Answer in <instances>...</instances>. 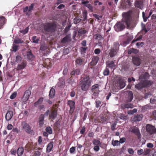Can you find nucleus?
<instances>
[{
	"instance_id": "nucleus-53",
	"label": "nucleus",
	"mask_w": 156,
	"mask_h": 156,
	"mask_svg": "<svg viewBox=\"0 0 156 156\" xmlns=\"http://www.w3.org/2000/svg\"><path fill=\"white\" fill-rule=\"evenodd\" d=\"M120 118L121 119L126 120L127 119V116L123 114H120Z\"/></svg>"
},
{
	"instance_id": "nucleus-55",
	"label": "nucleus",
	"mask_w": 156,
	"mask_h": 156,
	"mask_svg": "<svg viewBox=\"0 0 156 156\" xmlns=\"http://www.w3.org/2000/svg\"><path fill=\"white\" fill-rule=\"evenodd\" d=\"M137 111V110L134 108L132 110H130L128 112V113L129 114L133 115L134 113H136Z\"/></svg>"
},
{
	"instance_id": "nucleus-38",
	"label": "nucleus",
	"mask_w": 156,
	"mask_h": 156,
	"mask_svg": "<svg viewBox=\"0 0 156 156\" xmlns=\"http://www.w3.org/2000/svg\"><path fill=\"white\" fill-rule=\"evenodd\" d=\"M115 66V65L114 62L113 61H111L108 63L107 67H108L111 69H113Z\"/></svg>"
},
{
	"instance_id": "nucleus-9",
	"label": "nucleus",
	"mask_w": 156,
	"mask_h": 156,
	"mask_svg": "<svg viewBox=\"0 0 156 156\" xmlns=\"http://www.w3.org/2000/svg\"><path fill=\"white\" fill-rule=\"evenodd\" d=\"M67 104L70 107L69 113L72 114L73 113L75 109V103L73 101L69 100L68 101Z\"/></svg>"
},
{
	"instance_id": "nucleus-60",
	"label": "nucleus",
	"mask_w": 156,
	"mask_h": 156,
	"mask_svg": "<svg viewBox=\"0 0 156 156\" xmlns=\"http://www.w3.org/2000/svg\"><path fill=\"white\" fill-rule=\"evenodd\" d=\"M93 149L94 151L96 152H97L98 151L100 150V147L99 146H95L94 147Z\"/></svg>"
},
{
	"instance_id": "nucleus-40",
	"label": "nucleus",
	"mask_w": 156,
	"mask_h": 156,
	"mask_svg": "<svg viewBox=\"0 0 156 156\" xmlns=\"http://www.w3.org/2000/svg\"><path fill=\"white\" fill-rule=\"evenodd\" d=\"M112 144L114 147L115 146H118L120 145V143L119 141L117 140H114L113 139L112 140Z\"/></svg>"
},
{
	"instance_id": "nucleus-47",
	"label": "nucleus",
	"mask_w": 156,
	"mask_h": 156,
	"mask_svg": "<svg viewBox=\"0 0 156 156\" xmlns=\"http://www.w3.org/2000/svg\"><path fill=\"white\" fill-rule=\"evenodd\" d=\"M87 32L86 30L83 29L82 28L80 29L78 31V34H85Z\"/></svg>"
},
{
	"instance_id": "nucleus-48",
	"label": "nucleus",
	"mask_w": 156,
	"mask_h": 156,
	"mask_svg": "<svg viewBox=\"0 0 156 156\" xmlns=\"http://www.w3.org/2000/svg\"><path fill=\"white\" fill-rule=\"evenodd\" d=\"M103 75L104 76L108 75L109 74V70L108 68L106 67L104 70L103 72Z\"/></svg>"
},
{
	"instance_id": "nucleus-49",
	"label": "nucleus",
	"mask_w": 156,
	"mask_h": 156,
	"mask_svg": "<svg viewBox=\"0 0 156 156\" xmlns=\"http://www.w3.org/2000/svg\"><path fill=\"white\" fill-rule=\"evenodd\" d=\"M141 26H142V31H144L145 32L144 34H145L147 32L148 30H147V28L145 26V24L142 23Z\"/></svg>"
},
{
	"instance_id": "nucleus-8",
	"label": "nucleus",
	"mask_w": 156,
	"mask_h": 156,
	"mask_svg": "<svg viewBox=\"0 0 156 156\" xmlns=\"http://www.w3.org/2000/svg\"><path fill=\"white\" fill-rule=\"evenodd\" d=\"M129 131L137 136L138 139L141 137V134L139 128L136 126L130 127L129 129Z\"/></svg>"
},
{
	"instance_id": "nucleus-54",
	"label": "nucleus",
	"mask_w": 156,
	"mask_h": 156,
	"mask_svg": "<svg viewBox=\"0 0 156 156\" xmlns=\"http://www.w3.org/2000/svg\"><path fill=\"white\" fill-rule=\"evenodd\" d=\"M96 37L95 39L98 40H100L103 39L102 36L99 34H97L95 35Z\"/></svg>"
},
{
	"instance_id": "nucleus-42",
	"label": "nucleus",
	"mask_w": 156,
	"mask_h": 156,
	"mask_svg": "<svg viewBox=\"0 0 156 156\" xmlns=\"http://www.w3.org/2000/svg\"><path fill=\"white\" fill-rule=\"evenodd\" d=\"M39 40V39L37 38L36 36H33L32 37V42L34 43L38 44Z\"/></svg>"
},
{
	"instance_id": "nucleus-59",
	"label": "nucleus",
	"mask_w": 156,
	"mask_h": 156,
	"mask_svg": "<svg viewBox=\"0 0 156 156\" xmlns=\"http://www.w3.org/2000/svg\"><path fill=\"white\" fill-rule=\"evenodd\" d=\"M46 49L47 47L44 45H42L40 48V50L41 51H44Z\"/></svg>"
},
{
	"instance_id": "nucleus-4",
	"label": "nucleus",
	"mask_w": 156,
	"mask_h": 156,
	"mask_svg": "<svg viewBox=\"0 0 156 156\" xmlns=\"http://www.w3.org/2000/svg\"><path fill=\"white\" fill-rule=\"evenodd\" d=\"M21 126L23 129L27 133L30 135L34 134V131L31 129V127L27 122H23L21 123Z\"/></svg>"
},
{
	"instance_id": "nucleus-37",
	"label": "nucleus",
	"mask_w": 156,
	"mask_h": 156,
	"mask_svg": "<svg viewBox=\"0 0 156 156\" xmlns=\"http://www.w3.org/2000/svg\"><path fill=\"white\" fill-rule=\"evenodd\" d=\"M23 42V41L21 39L17 38H15L13 41V43L15 44H21Z\"/></svg>"
},
{
	"instance_id": "nucleus-25",
	"label": "nucleus",
	"mask_w": 156,
	"mask_h": 156,
	"mask_svg": "<svg viewBox=\"0 0 156 156\" xmlns=\"http://www.w3.org/2000/svg\"><path fill=\"white\" fill-rule=\"evenodd\" d=\"M53 142H51L48 144L47 146L46 152H49L52 150L53 146Z\"/></svg>"
},
{
	"instance_id": "nucleus-51",
	"label": "nucleus",
	"mask_w": 156,
	"mask_h": 156,
	"mask_svg": "<svg viewBox=\"0 0 156 156\" xmlns=\"http://www.w3.org/2000/svg\"><path fill=\"white\" fill-rule=\"evenodd\" d=\"M87 12L86 10H84L83 12V18H84L85 20H87Z\"/></svg>"
},
{
	"instance_id": "nucleus-58",
	"label": "nucleus",
	"mask_w": 156,
	"mask_h": 156,
	"mask_svg": "<svg viewBox=\"0 0 156 156\" xmlns=\"http://www.w3.org/2000/svg\"><path fill=\"white\" fill-rule=\"evenodd\" d=\"M137 153L139 155H141L144 154V150L143 149L138 150L137 151Z\"/></svg>"
},
{
	"instance_id": "nucleus-13",
	"label": "nucleus",
	"mask_w": 156,
	"mask_h": 156,
	"mask_svg": "<svg viewBox=\"0 0 156 156\" xmlns=\"http://www.w3.org/2000/svg\"><path fill=\"white\" fill-rule=\"evenodd\" d=\"M57 110L56 109L52 110L49 115V119L52 121L55 119L57 116Z\"/></svg>"
},
{
	"instance_id": "nucleus-44",
	"label": "nucleus",
	"mask_w": 156,
	"mask_h": 156,
	"mask_svg": "<svg viewBox=\"0 0 156 156\" xmlns=\"http://www.w3.org/2000/svg\"><path fill=\"white\" fill-rule=\"evenodd\" d=\"M135 6L138 8H141V3L140 2L136 1L135 2Z\"/></svg>"
},
{
	"instance_id": "nucleus-17",
	"label": "nucleus",
	"mask_w": 156,
	"mask_h": 156,
	"mask_svg": "<svg viewBox=\"0 0 156 156\" xmlns=\"http://www.w3.org/2000/svg\"><path fill=\"white\" fill-rule=\"evenodd\" d=\"M84 59L79 57L75 61L76 65V66H81L84 64Z\"/></svg>"
},
{
	"instance_id": "nucleus-56",
	"label": "nucleus",
	"mask_w": 156,
	"mask_h": 156,
	"mask_svg": "<svg viewBox=\"0 0 156 156\" xmlns=\"http://www.w3.org/2000/svg\"><path fill=\"white\" fill-rule=\"evenodd\" d=\"M93 16L98 20H100V18H102V16H99L97 14H94Z\"/></svg>"
},
{
	"instance_id": "nucleus-22",
	"label": "nucleus",
	"mask_w": 156,
	"mask_h": 156,
	"mask_svg": "<svg viewBox=\"0 0 156 156\" xmlns=\"http://www.w3.org/2000/svg\"><path fill=\"white\" fill-rule=\"evenodd\" d=\"M143 117V115L142 114H137L134 116L133 118V120L134 122L139 121L141 120Z\"/></svg>"
},
{
	"instance_id": "nucleus-30",
	"label": "nucleus",
	"mask_w": 156,
	"mask_h": 156,
	"mask_svg": "<svg viewBox=\"0 0 156 156\" xmlns=\"http://www.w3.org/2000/svg\"><path fill=\"white\" fill-rule=\"evenodd\" d=\"M70 41L71 38L70 36L69 35H66L61 40V42L62 43H64L69 41Z\"/></svg>"
},
{
	"instance_id": "nucleus-33",
	"label": "nucleus",
	"mask_w": 156,
	"mask_h": 156,
	"mask_svg": "<svg viewBox=\"0 0 156 156\" xmlns=\"http://www.w3.org/2000/svg\"><path fill=\"white\" fill-rule=\"evenodd\" d=\"M92 143L95 146H101V143L100 141L97 139H94L93 140Z\"/></svg>"
},
{
	"instance_id": "nucleus-26",
	"label": "nucleus",
	"mask_w": 156,
	"mask_h": 156,
	"mask_svg": "<svg viewBox=\"0 0 156 156\" xmlns=\"http://www.w3.org/2000/svg\"><path fill=\"white\" fill-rule=\"evenodd\" d=\"M81 74L80 69H77L72 71L70 73L71 75L72 76H74L75 75H79Z\"/></svg>"
},
{
	"instance_id": "nucleus-20",
	"label": "nucleus",
	"mask_w": 156,
	"mask_h": 156,
	"mask_svg": "<svg viewBox=\"0 0 156 156\" xmlns=\"http://www.w3.org/2000/svg\"><path fill=\"white\" fill-rule=\"evenodd\" d=\"M99 60V58L98 56H94L92 59V61L90 63V65L92 66H95Z\"/></svg>"
},
{
	"instance_id": "nucleus-18",
	"label": "nucleus",
	"mask_w": 156,
	"mask_h": 156,
	"mask_svg": "<svg viewBox=\"0 0 156 156\" xmlns=\"http://www.w3.org/2000/svg\"><path fill=\"white\" fill-rule=\"evenodd\" d=\"M27 65V62L23 61L21 64H19L16 68L17 70H19L24 69L26 66Z\"/></svg>"
},
{
	"instance_id": "nucleus-62",
	"label": "nucleus",
	"mask_w": 156,
	"mask_h": 156,
	"mask_svg": "<svg viewBox=\"0 0 156 156\" xmlns=\"http://www.w3.org/2000/svg\"><path fill=\"white\" fill-rule=\"evenodd\" d=\"M81 44L82 45V47H87V41L86 40H83L82 41L81 43Z\"/></svg>"
},
{
	"instance_id": "nucleus-5",
	"label": "nucleus",
	"mask_w": 156,
	"mask_h": 156,
	"mask_svg": "<svg viewBox=\"0 0 156 156\" xmlns=\"http://www.w3.org/2000/svg\"><path fill=\"white\" fill-rule=\"evenodd\" d=\"M151 84V82L150 80H144L136 84L135 87L136 89L138 90H140L141 89L149 86Z\"/></svg>"
},
{
	"instance_id": "nucleus-61",
	"label": "nucleus",
	"mask_w": 156,
	"mask_h": 156,
	"mask_svg": "<svg viewBox=\"0 0 156 156\" xmlns=\"http://www.w3.org/2000/svg\"><path fill=\"white\" fill-rule=\"evenodd\" d=\"M96 103V108H98L100 105L101 104V101L99 100L96 101H95Z\"/></svg>"
},
{
	"instance_id": "nucleus-6",
	"label": "nucleus",
	"mask_w": 156,
	"mask_h": 156,
	"mask_svg": "<svg viewBox=\"0 0 156 156\" xmlns=\"http://www.w3.org/2000/svg\"><path fill=\"white\" fill-rule=\"evenodd\" d=\"M119 46L118 43H114L113 47L111 49L109 53V55L111 57H114L116 54L117 52L119 50Z\"/></svg>"
},
{
	"instance_id": "nucleus-21",
	"label": "nucleus",
	"mask_w": 156,
	"mask_h": 156,
	"mask_svg": "<svg viewBox=\"0 0 156 156\" xmlns=\"http://www.w3.org/2000/svg\"><path fill=\"white\" fill-rule=\"evenodd\" d=\"M133 105L131 103H124L121 105V108L122 109L133 108Z\"/></svg>"
},
{
	"instance_id": "nucleus-64",
	"label": "nucleus",
	"mask_w": 156,
	"mask_h": 156,
	"mask_svg": "<svg viewBox=\"0 0 156 156\" xmlns=\"http://www.w3.org/2000/svg\"><path fill=\"white\" fill-rule=\"evenodd\" d=\"M16 92H14L10 96V99H14L16 97Z\"/></svg>"
},
{
	"instance_id": "nucleus-28",
	"label": "nucleus",
	"mask_w": 156,
	"mask_h": 156,
	"mask_svg": "<svg viewBox=\"0 0 156 156\" xmlns=\"http://www.w3.org/2000/svg\"><path fill=\"white\" fill-rule=\"evenodd\" d=\"M31 94V91L29 90H27L25 91L24 94V97L25 98V100H27L28 99Z\"/></svg>"
},
{
	"instance_id": "nucleus-35",
	"label": "nucleus",
	"mask_w": 156,
	"mask_h": 156,
	"mask_svg": "<svg viewBox=\"0 0 156 156\" xmlns=\"http://www.w3.org/2000/svg\"><path fill=\"white\" fill-rule=\"evenodd\" d=\"M138 51L137 50L133 48H130L128 51V53L129 54H131L132 53H138Z\"/></svg>"
},
{
	"instance_id": "nucleus-32",
	"label": "nucleus",
	"mask_w": 156,
	"mask_h": 156,
	"mask_svg": "<svg viewBox=\"0 0 156 156\" xmlns=\"http://www.w3.org/2000/svg\"><path fill=\"white\" fill-rule=\"evenodd\" d=\"M19 46L13 43L12 44V49L11 50V51L16 52L19 49Z\"/></svg>"
},
{
	"instance_id": "nucleus-23",
	"label": "nucleus",
	"mask_w": 156,
	"mask_h": 156,
	"mask_svg": "<svg viewBox=\"0 0 156 156\" xmlns=\"http://www.w3.org/2000/svg\"><path fill=\"white\" fill-rule=\"evenodd\" d=\"M55 93V89L53 88V87H52L49 92V96L50 98H52L54 97Z\"/></svg>"
},
{
	"instance_id": "nucleus-43",
	"label": "nucleus",
	"mask_w": 156,
	"mask_h": 156,
	"mask_svg": "<svg viewBox=\"0 0 156 156\" xmlns=\"http://www.w3.org/2000/svg\"><path fill=\"white\" fill-rule=\"evenodd\" d=\"M81 20V19H80L78 17H77L74 19L73 22L74 24H77L80 22Z\"/></svg>"
},
{
	"instance_id": "nucleus-31",
	"label": "nucleus",
	"mask_w": 156,
	"mask_h": 156,
	"mask_svg": "<svg viewBox=\"0 0 156 156\" xmlns=\"http://www.w3.org/2000/svg\"><path fill=\"white\" fill-rule=\"evenodd\" d=\"M6 21V19L3 16L0 17V29H1L4 24L5 23V22Z\"/></svg>"
},
{
	"instance_id": "nucleus-7",
	"label": "nucleus",
	"mask_w": 156,
	"mask_h": 156,
	"mask_svg": "<svg viewBox=\"0 0 156 156\" xmlns=\"http://www.w3.org/2000/svg\"><path fill=\"white\" fill-rule=\"evenodd\" d=\"M146 131L149 135L155 134L156 128L155 126L150 124H147L145 126Z\"/></svg>"
},
{
	"instance_id": "nucleus-3",
	"label": "nucleus",
	"mask_w": 156,
	"mask_h": 156,
	"mask_svg": "<svg viewBox=\"0 0 156 156\" xmlns=\"http://www.w3.org/2000/svg\"><path fill=\"white\" fill-rule=\"evenodd\" d=\"M124 21L127 26L129 27L132 23L131 12L128 11L122 14Z\"/></svg>"
},
{
	"instance_id": "nucleus-34",
	"label": "nucleus",
	"mask_w": 156,
	"mask_h": 156,
	"mask_svg": "<svg viewBox=\"0 0 156 156\" xmlns=\"http://www.w3.org/2000/svg\"><path fill=\"white\" fill-rule=\"evenodd\" d=\"M87 48V47H81L80 48V51L82 55H85Z\"/></svg>"
},
{
	"instance_id": "nucleus-45",
	"label": "nucleus",
	"mask_w": 156,
	"mask_h": 156,
	"mask_svg": "<svg viewBox=\"0 0 156 156\" xmlns=\"http://www.w3.org/2000/svg\"><path fill=\"white\" fill-rule=\"evenodd\" d=\"M45 130L49 134H51L52 133V129L50 126L47 127L45 129Z\"/></svg>"
},
{
	"instance_id": "nucleus-27",
	"label": "nucleus",
	"mask_w": 156,
	"mask_h": 156,
	"mask_svg": "<svg viewBox=\"0 0 156 156\" xmlns=\"http://www.w3.org/2000/svg\"><path fill=\"white\" fill-rule=\"evenodd\" d=\"M24 148L22 147H20L17 149L16 152L18 156H21L24 153Z\"/></svg>"
},
{
	"instance_id": "nucleus-57",
	"label": "nucleus",
	"mask_w": 156,
	"mask_h": 156,
	"mask_svg": "<svg viewBox=\"0 0 156 156\" xmlns=\"http://www.w3.org/2000/svg\"><path fill=\"white\" fill-rule=\"evenodd\" d=\"M73 76L72 77V75H71V76L70 77V78L67 80V82L69 83L72 84L73 82Z\"/></svg>"
},
{
	"instance_id": "nucleus-29",
	"label": "nucleus",
	"mask_w": 156,
	"mask_h": 156,
	"mask_svg": "<svg viewBox=\"0 0 156 156\" xmlns=\"http://www.w3.org/2000/svg\"><path fill=\"white\" fill-rule=\"evenodd\" d=\"M149 77V74L147 72L141 74L139 77V79H147Z\"/></svg>"
},
{
	"instance_id": "nucleus-16",
	"label": "nucleus",
	"mask_w": 156,
	"mask_h": 156,
	"mask_svg": "<svg viewBox=\"0 0 156 156\" xmlns=\"http://www.w3.org/2000/svg\"><path fill=\"white\" fill-rule=\"evenodd\" d=\"M132 60L133 63L136 66H139L141 64V59L137 56H134L132 58Z\"/></svg>"
},
{
	"instance_id": "nucleus-10",
	"label": "nucleus",
	"mask_w": 156,
	"mask_h": 156,
	"mask_svg": "<svg viewBox=\"0 0 156 156\" xmlns=\"http://www.w3.org/2000/svg\"><path fill=\"white\" fill-rule=\"evenodd\" d=\"M37 145L36 143L33 144L32 143H28L25 146V148L28 151L36 149V147Z\"/></svg>"
},
{
	"instance_id": "nucleus-19",
	"label": "nucleus",
	"mask_w": 156,
	"mask_h": 156,
	"mask_svg": "<svg viewBox=\"0 0 156 156\" xmlns=\"http://www.w3.org/2000/svg\"><path fill=\"white\" fill-rule=\"evenodd\" d=\"M13 112L12 111H8L5 115V118L7 121H9L13 116Z\"/></svg>"
},
{
	"instance_id": "nucleus-63",
	"label": "nucleus",
	"mask_w": 156,
	"mask_h": 156,
	"mask_svg": "<svg viewBox=\"0 0 156 156\" xmlns=\"http://www.w3.org/2000/svg\"><path fill=\"white\" fill-rule=\"evenodd\" d=\"M41 152L38 151H35L34 152L35 156H40L41 154Z\"/></svg>"
},
{
	"instance_id": "nucleus-24",
	"label": "nucleus",
	"mask_w": 156,
	"mask_h": 156,
	"mask_svg": "<svg viewBox=\"0 0 156 156\" xmlns=\"http://www.w3.org/2000/svg\"><path fill=\"white\" fill-rule=\"evenodd\" d=\"M27 58L28 60H33L34 58V55L32 54L31 50L27 52Z\"/></svg>"
},
{
	"instance_id": "nucleus-12",
	"label": "nucleus",
	"mask_w": 156,
	"mask_h": 156,
	"mask_svg": "<svg viewBox=\"0 0 156 156\" xmlns=\"http://www.w3.org/2000/svg\"><path fill=\"white\" fill-rule=\"evenodd\" d=\"M115 30L117 32L121 31L124 29L125 27L124 25L121 22L117 23L114 26Z\"/></svg>"
},
{
	"instance_id": "nucleus-36",
	"label": "nucleus",
	"mask_w": 156,
	"mask_h": 156,
	"mask_svg": "<svg viewBox=\"0 0 156 156\" xmlns=\"http://www.w3.org/2000/svg\"><path fill=\"white\" fill-rule=\"evenodd\" d=\"M133 38V37H132L131 38H128L125 41H123L122 45L123 46H125L126 45L128 44L130 41L131 40V39Z\"/></svg>"
},
{
	"instance_id": "nucleus-11",
	"label": "nucleus",
	"mask_w": 156,
	"mask_h": 156,
	"mask_svg": "<svg viewBox=\"0 0 156 156\" xmlns=\"http://www.w3.org/2000/svg\"><path fill=\"white\" fill-rule=\"evenodd\" d=\"M99 85L98 84H95L93 85L91 87V91L93 93V95L96 96L98 95L99 91Z\"/></svg>"
},
{
	"instance_id": "nucleus-1",
	"label": "nucleus",
	"mask_w": 156,
	"mask_h": 156,
	"mask_svg": "<svg viewBox=\"0 0 156 156\" xmlns=\"http://www.w3.org/2000/svg\"><path fill=\"white\" fill-rule=\"evenodd\" d=\"M93 82L92 78L89 75H84L83 79L80 81V84L83 91L88 90Z\"/></svg>"
},
{
	"instance_id": "nucleus-52",
	"label": "nucleus",
	"mask_w": 156,
	"mask_h": 156,
	"mask_svg": "<svg viewBox=\"0 0 156 156\" xmlns=\"http://www.w3.org/2000/svg\"><path fill=\"white\" fill-rule=\"evenodd\" d=\"M35 5L34 3H32L31 4L30 6L29 7L28 9V12H31L33 10L34 7Z\"/></svg>"
},
{
	"instance_id": "nucleus-41",
	"label": "nucleus",
	"mask_w": 156,
	"mask_h": 156,
	"mask_svg": "<svg viewBox=\"0 0 156 156\" xmlns=\"http://www.w3.org/2000/svg\"><path fill=\"white\" fill-rule=\"evenodd\" d=\"M22 57L19 55H17L16 57L15 62L20 63L22 60Z\"/></svg>"
},
{
	"instance_id": "nucleus-14",
	"label": "nucleus",
	"mask_w": 156,
	"mask_h": 156,
	"mask_svg": "<svg viewBox=\"0 0 156 156\" xmlns=\"http://www.w3.org/2000/svg\"><path fill=\"white\" fill-rule=\"evenodd\" d=\"M133 98V94L131 91H129L126 98L125 102L126 103L131 102Z\"/></svg>"
},
{
	"instance_id": "nucleus-50",
	"label": "nucleus",
	"mask_w": 156,
	"mask_h": 156,
	"mask_svg": "<svg viewBox=\"0 0 156 156\" xmlns=\"http://www.w3.org/2000/svg\"><path fill=\"white\" fill-rule=\"evenodd\" d=\"M151 150L150 149L146 148L144 149V154L143 155L146 156L148 154Z\"/></svg>"
},
{
	"instance_id": "nucleus-39",
	"label": "nucleus",
	"mask_w": 156,
	"mask_h": 156,
	"mask_svg": "<svg viewBox=\"0 0 156 156\" xmlns=\"http://www.w3.org/2000/svg\"><path fill=\"white\" fill-rule=\"evenodd\" d=\"M43 101V97H41L40 98L38 101L35 102L34 103V105L35 106L41 104Z\"/></svg>"
},
{
	"instance_id": "nucleus-2",
	"label": "nucleus",
	"mask_w": 156,
	"mask_h": 156,
	"mask_svg": "<svg viewBox=\"0 0 156 156\" xmlns=\"http://www.w3.org/2000/svg\"><path fill=\"white\" fill-rule=\"evenodd\" d=\"M44 31L49 33H53L57 29V23L55 21L47 22L42 24Z\"/></svg>"
},
{
	"instance_id": "nucleus-46",
	"label": "nucleus",
	"mask_w": 156,
	"mask_h": 156,
	"mask_svg": "<svg viewBox=\"0 0 156 156\" xmlns=\"http://www.w3.org/2000/svg\"><path fill=\"white\" fill-rule=\"evenodd\" d=\"M28 30L29 27H27L25 29L20 30V32L23 34H25L28 32Z\"/></svg>"
},
{
	"instance_id": "nucleus-15",
	"label": "nucleus",
	"mask_w": 156,
	"mask_h": 156,
	"mask_svg": "<svg viewBox=\"0 0 156 156\" xmlns=\"http://www.w3.org/2000/svg\"><path fill=\"white\" fill-rule=\"evenodd\" d=\"M117 82L119 83L120 88L122 89L125 86V83L122 76H119L118 77Z\"/></svg>"
}]
</instances>
